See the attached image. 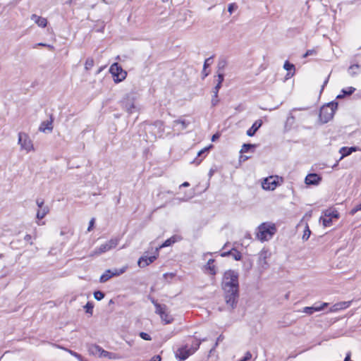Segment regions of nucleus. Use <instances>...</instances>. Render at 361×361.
Here are the masks:
<instances>
[{
    "label": "nucleus",
    "mask_w": 361,
    "mask_h": 361,
    "mask_svg": "<svg viewBox=\"0 0 361 361\" xmlns=\"http://www.w3.org/2000/svg\"><path fill=\"white\" fill-rule=\"evenodd\" d=\"M238 273L234 270H227L224 272L221 281V288L224 293L226 305L234 309L239 298Z\"/></svg>",
    "instance_id": "f257e3e1"
},
{
    "label": "nucleus",
    "mask_w": 361,
    "mask_h": 361,
    "mask_svg": "<svg viewBox=\"0 0 361 361\" xmlns=\"http://www.w3.org/2000/svg\"><path fill=\"white\" fill-rule=\"evenodd\" d=\"M276 225L271 222H264L257 227V238L262 242L267 241L272 238L276 233Z\"/></svg>",
    "instance_id": "f03ea898"
},
{
    "label": "nucleus",
    "mask_w": 361,
    "mask_h": 361,
    "mask_svg": "<svg viewBox=\"0 0 361 361\" xmlns=\"http://www.w3.org/2000/svg\"><path fill=\"white\" fill-rule=\"evenodd\" d=\"M200 344V341L195 339L192 341L190 346H188V345L186 344L178 348L175 352L176 358L179 361L185 360L190 355H192L196 350H197Z\"/></svg>",
    "instance_id": "7ed1b4c3"
},
{
    "label": "nucleus",
    "mask_w": 361,
    "mask_h": 361,
    "mask_svg": "<svg viewBox=\"0 0 361 361\" xmlns=\"http://www.w3.org/2000/svg\"><path fill=\"white\" fill-rule=\"evenodd\" d=\"M338 107V103L331 102L323 106L319 112V118L323 123H327L334 116Z\"/></svg>",
    "instance_id": "20e7f679"
},
{
    "label": "nucleus",
    "mask_w": 361,
    "mask_h": 361,
    "mask_svg": "<svg viewBox=\"0 0 361 361\" xmlns=\"http://www.w3.org/2000/svg\"><path fill=\"white\" fill-rule=\"evenodd\" d=\"M109 72L112 74L114 80L116 83L123 81L127 76V72L118 63H114L111 66Z\"/></svg>",
    "instance_id": "39448f33"
},
{
    "label": "nucleus",
    "mask_w": 361,
    "mask_h": 361,
    "mask_svg": "<svg viewBox=\"0 0 361 361\" xmlns=\"http://www.w3.org/2000/svg\"><path fill=\"white\" fill-rule=\"evenodd\" d=\"M18 144L20 149L29 152L34 149L33 144L29 135L25 133H18Z\"/></svg>",
    "instance_id": "423d86ee"
},
{
    "label": "nucleus",
    "mask_w": 361,
    "mask_h": 361,
    "mask_svg": "<svg viewBox=\"0 0 361 361\" xmlns=\"http://www.w3.org/2000/svg\"><path fill=\"white\" fill-rule=\"evenodd\" d=\"M135 99L133 94H127L121 101L123 108L128 114H133L137 111V108L135 104Z\"/></svg>",
    "instance_id": "0eeeda50"
},
{
    "label": "nucleus",
    "mask_w": 361,
    "mask_h": 361,
    "mask_svg": "<svg viewBox=\"0 0 361 361\" xmlns=\"http://www.w3.org/2000/svg\"><path fill=\"white\" fill-rule=\"evenodd\" d=\"M120 239L118 238H111L110 240L101 245L98 248H97L94 252L97 255H100L102 253H104L112 248H114L118 244Z\"/></svg>",
    "instance_id": "6e6552de"
},
{
    "label": "nucleus",
    "mask_w": 361,
    "mask_h": 361,
    "mask_svg": "<svg viewBox=\"0 0 361 361\" xmlns=\"http://www.w3.org/2000/svg\"><path fill=\"white\" fill-rule=\"evenodd\" d=\"M166 306L165 305L156 304L155 312L159 314L161 319L166 324H170L173 321V317L166 312Z\"/></svg>",
    "instance_id": "1a4fd4ad"
},
{
    "label": "nucleus",
    "mask_w": 361,
    "mask_h": 361,
    "mask_svg": "<svg viewBox=\"0 0 361 361\" xmlns=\"http://www.w3.org/2000/svg\"><path fill=\"white\" fill-rule=\"evenodd\" d=\"M276 179V177L273 176L266 178L262 183V188L267 190H274L278 185Z\"/></svg>",
    "instance_id": "9d476101"
},
{
    "label": "nucleus",
    "mask_w": 361,
    "mask_h": 361,
    "mask_svg": "<svg viewBox=\"0 0 361 361\" xmlns=\"http://www.w3.org/2000/svg\"><path fill=\"white\" fill-rule=\"evenodd\" d=\"M328 304L326 302H324L320 305H314L312 307H305L302 310V312L306 313L307 314H312L314 312H318L324 310L325 307H326Z\"/></svg>",
    "instance_id": "9b49d317"
},
{
    "label": "nucleus",
    "mask_w": 361,
    "mask_h": 361,
    "mask_svg": "<svg viewBox=\"0 0 361 361\" xmlns=\"http://www.w3.org/2000/svg\"><path fill=\"white\" fill-rule=\"evenodd\" d=\"M321 180V178L317 173L308 174L305 180L307 185H317Z\"/></svg>",
    "instance_id": "f8f14e48"
},
{
    "label": "nucleus",
    "mask_w": 361,
    "mask_h": 361,
    "mask_svg": "<svg viewBox=\"0 0 361 361\" xmlns=\"http://www.w3.org/2000/svg\"><path fill=\"white\" fill-rule=\"evenodd\" d=\"M262 121L261 119H259V120H257L253 124L252 126H251V128H250L247 132H246V134L247 135H248L249 137H252L255 135V134L256 133V132L259 130V128L262 126Z\"/></svg>",
    "instance_id": "ddd939ff"
},
{
    "label": "nucleus",
    "mask_w": 361,
    "mask_h": 361,
    "mask_svg": "<svg viewBox=\"0 0 361 361\" xmlns=\"http://www.w3.org/2000/svg\"><path fill=\"white\" fill-rule=\"evenodd\" d=\"M156 256H142L139 259L137 264L140 267H145L149 265V264L152 263L156 259Z\"/></svg>",
    "instance_id": "4468645a"
},
{
    "label": "nucleus",
    "mask_w": 361,
    "mask_h": 361,
    "mask_svg": "<svg viewBox=\"0 0 361 361\" xmlns=\"http://www.w3.org/2000/svg\"><path fill=\"white\" fill-rule=\"evenodd\" d=\"M221 257H227V256H231L235 260H240L242 257L241 253L236 250L235 249L233 248L231 250L228 252H224L221 254Z\"/></svg>",
    "instance_id": "2eb2a0df"
},
{
    "label": "nucleus",
    "mask_w": 361,
    "mask_h": 361,
    "mask_svg": "<svg viewBox=\"0 0 361 361\" xmlns=\"http://www.w3.org/2000/svg\"><path fill=\"white\" fill-rule=\"evenodd\" d=\"M31 19L34 20L39 27H45L47 25V20L46 18L38 16L36 14H32L31 16Z\"/></svg>",
    "instance_id": "dca6fc26"
},
{
    "label": "nucleus",
    "mask_w": 361,
    "mask_h": 361,
    "mask_svg": "<svg viewBox=\"0 0 361 361\" xmlns=\"http://www.w3.org/2000/svg\"><path fill=\"white\" fill-rule=\"evenodd\" d=\"M283 68L288 71L286 74V78H290L295 74V66L293 63H290L288 61H285L283 64Z\"/></svg>",
    "instance_id": "f3484780"
},
{
    "label": "nucleus",
    "mask_w": 361,
    "mask_h": 361,
    "mask_svg": "<svg viewBox=\"0 0 361 361\" xmlns=\"http://www.w3.org/2000/svg\"><path fill=\"white\" fill-rule=\"evenodd\" d=\"M350 303L351 302L350 301L336 303L331 307V311L335 312L341 310H344L345 308H348L350 306Z\"/></svg>",
    "instance_id": "a211bd4d"
},
{
    "label": "nucleus",
    "mask_w": 361,
    "mask_h": 361,
    "mask_svg": "<svg viewBox=\"0 0 361 361\" xmlns=\"http://www.w3.org/2000/svg\"><path fill=\"white\" fill-rule=\"evenodd\" d=\"M356 148L351 147H343L340 149L339 152L341 154V157L340 159H343V157L350 155L353 152H355Z\"/></svg>",
    "instance_id": "6ab92c4d"
},
{
    "label": "nucleus",
    "mask_w": 361,
    "mask_h": 361,
    "mask_svg": "<svg viewBox=\"0 0 361 361\" xmlns=\"http://www.w3.org/2000/svg\"><path fill=\"white\" fill-rule=\"evenodd\" d=\"M177 241V237L176 235L172 236L171 238L167 239L164 241L159 247L156 248V252H158L159 250L165 247H168L173 244Z\"/></svg>",
    "instance_id": "aec40b11"
},
{
    "label": "nucleus",
    "mask_w": 361,
    "mask_h": 361,
    "mask_svg": "<svg viewBox=\"0 0 361 361\" xmlns=\"http://www.w3.org/2000/svg\"><path fill=\"white\" fill-rule=\"evenodd\" d=\"M214 259H209L205 266L206 269L209 271V273L211 275H215L216 274V269L215 265H214Z\"/></svg>",
    "instance_id": "412c9836"
},
{
    "label": "nucleus",
    "mask_w": 361,
    "mask_h": 361,
    "mask_svg": "<svg viewBox=\"0 0 361 361\" xmlns=\"http://www.w3.org/2000/svg\"><path fill=\"white\" fill-rule=\"evenodd\" d=\"M102 348L96 344H92L88 346V352L90 355H99L102 350Z\"/></svg>",
    "instance_id": "4be33fe9"
},
{
    "label": "nucleus",
    "mask_w": 361,
    "mask_h": 361,
    "mask_svg": "<svg viewBox=\"0 0 361 361\" xmlns=\"http://www.w3.org/2000/svg\"><path fill=\"white\" fill-rule=\"evenodd\" d=\"M49 212V208L48 206H45L42 209H39L37 212V219L41 220L45 217V216Z\"/></svg>",
    "instance_id": "5701e85b"
},
{
    "label": "nucleus",
    "mask_w": 361,
    "mask_h": 361,
    "mask_svg": "<svg viewBox=\"0 0 361 361\" xmlns=\"http://www.w3.org/2000/svg\"><path fill=\"white\" fill-rule=\"evenodd\" d=\"M111 274L112 273L111 272V269L106 270L105 272L100 276L99 282L105 283L109 281L111 278L113 277Z\"/></svg>",
    "instance_id": "b1692460"
},
{
    "label": "nucleus",
    "mask_w": 361,
    "mask_h": 361,
    "mask_svg": "<svg viewBox=\"0 0 361 361\" xmlns=\"http://www.w3.org/2000/svg\"><path fill=\"white\" fill-rule=\"evenodd\" d=\"M355 91V88L353 87H348L346 89L342 90V94H338L337 99H341L345 95H351Z\"/></svg>",
    "instance_id": "393cba45"
},
{
    "label": "nucleus",
    "mask_w": 361,
    "mask_h": 361,
    "mask_svg": "<svg viewBox=\"0 0 361 361\" xmlns=\"http://www.w3.org/2000/svg\"><path fill=\"white\" fill-rule=\"evenodd\" d=\"M46 130H49L51 131L52 130V121H44L41 123L39 126V130L42 132H45Z\"/></svg>",
    "instance_id": "a878e982"
},
{
    "label": "nucleus",
    "mask_w": 361,
    "mask_h": 361,
    "mask_svg": "<svg viewBox=\"0 0 361 361\" xmlns=\"http://www.w3.org/2000/svg\"><path fill=\"white\" fill-rule=\"evenodd\" d=\"M99 357H107L109 359H116V356L114 353L108 352L104 349H102L100 354L99 355Z\"/></svg>",
    "instance_id": "bb28decb"
},
{
    "label": "nucleus",
    "mask_w": 361,
    "mask_h": 361,
    "mask_svg": "<svg viewBox=\"0 0 361 361\" xmlns=\"http://www.w3.org/2000/svg\"><path fill=\"white\" fill-rule=\"evenodd\" d=\"M324 216H326V217H329L332 219V218H336V219H338L339 217V214L338 212L334 209V210H331V209H328L326 210L325 212H324Z\"/></svg>",
    "instance_id": "cd10ccee"
},
{
    "label": "nucleus",
    "mask_w": 361,
    "mask_h": 361,
    "mask_svg": "<svg viewBox=\"0 0 361 361\" xmlns=\"http://www.w3.org/2000/svg\"><path fill=\"white\" fill-rule=\"evenodd\" d=\"M267 256L266 254L263 255L262 254L259 259V264L261 266L262 269H267L269 267V264L267 262Z\"/></svg>",
    "instance_id": "c85d7f7f"
},
{
    "label": "nucleus",
    "mask_w": 361,
    "mask_h": 361,
    "mask_svg": "<svg viewBox=\"0 0 361 361\" xmlns=\"http://www.w3.org/2000/svg\"><path fill=\"white\" fill-rule=\"evenodd\" d=\"M174 124H180V130H184L187 128L189 125V122L185 120L178 119L173 121Z\"/></svg>",
    "instance_id": "c756f323"
},
{
    "label": "nucleus",
    "mask_w": 361,
    "mask_h": 361,
    "mask_svg": "<svg viewBox=\"0 0 361 361\" xmlns=\"http://www.w3.org/2000/svg\"><path fill=\"white\" fill-rule=\"evenodd\" d=\"M126 271V267H122L121 269H111V272L113 276H120Z\"/></svg>",
    "instance_id": "7c9ffc66"
},
{
    "label": "nucleus",
    "mask_w": 361,
    "mask_h": 361,
    "mask_svg": "<svg viewBox=\"0 0 361 361\" xmlns=\"http://www.w3.org/2000/svg\"><path fill=\"white\" fill-rule=\"evenodd\" d=\"M320 221L322 222V224L324 227H328L331 225L332 219L329 217H321Z\"/></svg>",
    "instance_id": "2f4dec72"
},
{
    "label": "nucleus",
    "mask_w": 361,
    "mask_h": 361,
    "mask_svg": "<svg viewBox=\"0 0 361 361\" xmlns=\"http://www.w3.org/2000/svg\"><path fill=\"white\" fill-rule=\"evenodd\" d=\"M94 66V60L92 58H87L85 63V68L87 71L90 70Z\"/></svg>",
    "instance_id": "473e14b6"
},
{
    "label": "nucleus",
    "mask_w": 361,
    "mask_h": 361,
    "mask_svg": "<svg viewBox=\"0 0 361 361\" xmlns=\"http://www.w3.org/2000/svg\"><path fill=\"white\" fill-rule=\"evenodd\" d=\"M255 145L252 144H243L240 151V153H246L252 148H254Z\"/></svg>",
    "instance_id": "72a5a7b5"
},
{
    "label": "nucleus",
    "mask_w": 361,
    "mask_h": 361,
    "mask_svg": "<svg viewBox=\"0 0 361 361\" xmlns=\"http://www.w3.org/2000/svg\"><path fill=\"white\" fill-rule=\"evenodd\" d=\"M359 69H360V66L359 65H357V64L352 65L349 68V73L351 75H355V74L357 73V71H359Z\"/></svg>",
    "instance_id": "f704fd0d"
},
{
    "label": "nucleus",
    "mask_w": 361,
    "mask_h": 361,
    "mask_svg": "<svg viewBox=\"0 0 361 361\" xmlns=\"http://www.w3.org/2000/svg\"><path fill=\"white\" fill-rule=\"evenodd\" d=\"M226 66V61L224 59H221L218 62L217 68H218V73L222 72L224 69V68Z\"/></svg>",
    "instance_id": "c9c22d12"
},
{
    "label": "nucleus",
    "mask_w": 361,
    "mask_h": 361,
    "mask_svg": "<svg viewBox=\"0 0 361 361\" xmlns=\"http://www.w3.org/2000/svg\"><path fill=\"white\" fill-rule=\"evenodd\" d=\"M94 298L97 300H101L104 298V293L100 290H97L94 293Z\"/></svg>",
    "instance_id": "e433bc0d"
},
{
    "label": "nucleus",
    "mask_w": 361,
    "mask_h": 361,
    "mask_svg": "<svg viewBox=\"0 0 361 361\" xmlns=\"http://www.w3.org/2000/svg\"><path fill=\"white\" fill-rule=\"evenodd\" d=\"M66 352L70 353L73 357H76L79 361H83L82 357L80 354H78V353H76V352H75L73 350H71L70 349L66 350Z\"/></svg>",
    "instance_id": "4c0bfd02"
},
{
    "label": "nucleus",
    "mask_w": 361,
    "mask_h": 361,
    "mask_svg": "<svg viewBox=\"0 0 361 361\" xmlns=\"http://www.w3.org/2000/svg\"><path fill=\"white\" fill-rule=\"evenodd\" d=\"M84 307H85L87 313L92 314V310H93L94 305L92 302H88Z\"/></svg>",
    "instance_id": "58836bf2"
},
{
    "label": "nucleus",
    "mask_w": 361,
    "mask_h": 361,
    "mask_svg": "<svg viewBox=\"0 0 361 361\" xmlns=\"http://www.w3.org/2000/svg\"><path fill=\"white\" fill-rule=\"evenodd\" d=\"M310 233H311V231H310L309 227L307 226L306 229L304 231V233L302 235L303 240H307L308 238H310Z\"/></svg>",
    "instance_id": "ea45409f"
},
{
    "label": "nucleus",
    "mask_w": 361,
    "mask_h": 361,
    "mask_svg": "<svg viewBox=\"0 0 361 361\" xmlns=\"http://www.w3.org/2000/svg\"><path fill=\"white\" fill-rule=\"evenodd\" d=\"M152 126L157 127L161 132L164 131V123L161 121H155Z\"/></svg>",
    "instance_id": "a19ab883"
},
{
    "label": "nucleus",
    "mask_w": 361,
    "mask_h": 361,
    "mask_svg": "<svg viewBox=\"0 0 361 361\" xmlns=\"http://www.w3.org/2000/svg\"><path fill=\"white\" fill-rule=\"evenodd\" d=\"M211 103L213 106H215L218 104V103H219L218 94H213V96H212V98L211 100Z\"/></svg>",
    "instance_id": "79ce46f5"
},
{
    "label": "nucleus",
    "mask_w": 361,
    "mask_h": 361,
    "mask_svg": "<svg viewBox=\"0 0 361 361\" xmlns=\"http://www.w3.org/2000/svg\"><path fill=\"white\" fill-rule=\"evenodd\" d=\"M361 210V203L356 205L354 208H353L351 209V211L350 212V215H354L355 214H356L358 211H360Z\"/></svg>",
    "instance_id": "37998d69"
},
{
    "label": "nucleus",
    "mask_w": 361,
    "mask_h": 361,
    "mask_svg": "<svg viewBox=\"0 0 361 361\" xmlns=\"http://www.w3.org/2000/svg\"><path fill=\"white\" fill-rule=\"evenodd\" d=\"M140 336L143 339V340H145V341H151L152 340V338L151 336L145 333V332H140Z\"/></svg>",
    "instance_id": "c03bdc74"
},
{
    "label": "nucleus",
    "mask_w": 361,
    "mask_h": 361,
    "mask_svg": "<svg viewBox=\"0 0 361 361\" xmlns=\"http://www.w3.org/2000/svg\"><path fill=\"white\" fill-rule=\"evenodd\" d=\"M217 77H218V79H217V83L216 84H219L220 85H221V84H222V82L224 81V73L222 72L218 73Z\"/></svg>",
    "instance_id": "a18cd8bd"
},
{
    "label": "nucleus",
    "mask_w": 361,
    "mask_h": 361,
    "mask_svg": "<svg viewBox=\"0 0 361 361\" xmlns=\"http://www.w3.org/2000/svg\"><path fill=\"white\" fill-rule=\"evenodd\" d=\"M36 204L38 206L39 209L43 208L44 206V201L42 198H37L36 200Z\"/></svg>",
    "instance_id": "49530a36"
},
{
    "label": "nucleus",
    "mask_w": 361,
    "mask_h": 361,
    "mask_svg": "<svg viewBox=\"0 0 361 361\" xmlns=\"http://www.w3.org/2000/svg\"><path fill=\"white\" fill-rule=\"evenodd\" d=\"M317 53L315 49H309L307 50L305 54L303 55L304 58L307 57L308 56L315 55Z\"/></svg>",
    "instance_id": "de8ad7c7"
},
{
    "label": "nucleus",
    "mask_w": 361,
    "mask_h": 361,
    "mask_svg": "<svg viewBox=\"0 0 361 361\" xmlns=\"http://www.w3.org/2000/svg\"><path fill=\"white\" fill-rule=\"evenodd\" d=\"M237 8L238 6L235 4H230L228 7V11L231 14Z\"/></svg>",
    "instance_id": "09e8293b"
},
{
    "label": "nucleus",
    "mask_w": 361,
    "mask_h": 361,
    "mask_svg": "<svg viewBox=\"0 0 361 361\" xmlns=\"http://www.w3.org/2000/svg\"><path fill=\"white\" fill-rule=\"evenodd\" d=\"M212 57H209V58L207 59L204 61V70H205L207 67L210 66V64L212 63Z\"/></svg>",
    "instance_id": "8fccbe9b"
},
{
    "label": "nucleus",
    "mask_w": 361,
    "mask_h": 361,
    "mask_svg": "<svg viewBox=\"0 0 361 361\" xmlns=\"http://www.w3.org/2000/svg\"><path fill=\"white\" fill-rule=\"evenodd\" d=\"M36 46H42V47H48L50 50H53L54 47L52 45L44 44V43H38Z\"/></svg>",
    "instance_id": "3c124183"
},
{
    "label": "nucleus",
    "mask_w": 361,
    "mask_h": 361,
    "mask_svg": "<svg viewBox=\"0 0 361 361\" xmlns=\"http://www.w3.org/2000/svg\"><path fill=\"white\" fill-rule=\"evenodd\" d=\"M221 87V85H220L219 84H216L213 89V91H212L213 94H218Z\"/></svg>",
    "instance_id": "603ef678"
},
{
    "label": "nucleus",
    "mask_w": 361,
    "mask_h": 361,
    "mask_svg": "<svg viewBox=\"0 0 361 361\" xmlns=\"http://www.w3.org/2000/svg\"><path fill=\"white\" fill-rule=\"evenodd\" d=\"M209 147H204V149H201L198 153H197V157H201L203 154H204L205 152H207L208 150H209Z\"/></svg>",
    "instance_id": "864d4df0"
},
{
    "label": "nucleus",
    "mask_w": 361,
    "mask_h": 361,
    "mask_svg": "<svg viewBox=\"0 0 361 361\" xmlns=\"http://www.w3.org/2000/svg\"><path fill=\"white\" fill-rule=\"evenodd\" d=\"M161 357L160 355H154L153 356L150 360L149 361H161Z\"/></svg>",
    "instance_id": "5fc2aeb1"
},
{
    "label": "nucleus",
    "mask_w": 361,
    "mask_h": 361,
    "mask_svg": "<svg viewBox=\"0 0 361 361\" xmlns=\"http://www.w3.org/2000/svg\"><path fill=\"white\" fill-rule=\"evenodd\" d=\"M31 238H32V237L29 234L25 235V237H24V240L25 241L29 242L30 245H32V242L31 241Z\"/></svg>",
    "instance_id": "6e6d98bb"
},
{
    "label": "nucleus",
    "mask_w": 361,
    "mask_h": 361,
    "mask_svg": "<svg viewBox=\"0 0 361 361\" xmlns=\"http://www.w3.org/2000/svg\"><path fill=\"white\" fill-rule=\"evenodd\" d=\"M94 219L92 218L90 221V223H89V226H88V228H87V231H90L92 228L94 226Z\"/></svg>",
    "instance_id": "4d7b16f0"
},
{
    "label": "nucleus",
    "mask_w": 361,
    "mask_h": 361,
    "mask_svg": "<svg viewBox=\"0 0 361 361\" xmlns=\"http://www.w3.org/2000/svg\"><path fill=\"white\" fill-rule=\"evenodd\" d=\"M174 276H175V274L173 273H170V274L166 273L164 274V278L166 279L167 277L169 276L171 279H172L174 277Z\"/></svg>",
    "instance_id": "13d9d810"
},
{
    "label": "nucleus",
    "mask_w": 361,
    "mask_h": 361,
    "mask_svg": "<svg viewBox=\"0 0 361 361\" xmlns=\"http://www.w3.org/2000/svg\"><path fill=\"white\" fill-rule=\"evenodd\" d=\"M56 348H59V349H61V350H63L65 351H66V350H68V348L62 346V345H58V344H54V345Z\"/></svg>",
    "instance_id": "bf43d9fd"
},
{
    "label": "nucleus",
    "mask_w": 361,
    "mask_h": 361,
    "mask_svg": "<svg viewBox=\"0 0 361 361\" xmlns=\"http://www.w3.org/2000/svg\"><path fill=\"white\" fill-rule=\"evenodd\" d=\"M190 185L189 183L188 182H184L183 183H182L180 185V188L181 187H188Z\"/></svg>",
    "instance_id": "052dcab7"
},
{
    "label": "nucleus",
    "mask_w": 361,
    "mask_h": 361,
    "mask_svg": "<svg viewBox=\"0 0 361 361\" xmlns=\"http://www.w3.org/2000/svg\"><path fill=\"white\" fill-rule=\"evenodd\" d=\"M219 135L218 134H214L212 137V141H215L217 138H219Z\"/></svg>",
    "instance_id": "680f3d73"
},
{
    "label": "nucleus",
    "mask_w": 361,
    "mask_h": 361,
    "mask_svg": "<svg viewBox=\"0 0 361 361\" xmlns=\"http://www.w3.org/2000/svg\"><path fill=\"white\" fill-rule=\"evenodd\" d=\"M202 160V159H195L193 162L196 163V164L198 165L201 163Z\"/></svg>",
    "instance_id": "e2e57ef3"
},
{
    "label": "nucleus",
    "mask_w": 361,
    "mask_h": 361,
    "mask_svg": "<svg viewBox=\"0 0 361 361\" xmlns=\"http://www.w3.org/2000/svg\"><path fill=\"white\" fill-rule=\"evenodd\" d=\"M328 81H329V78H327L325 80V81L324 82V84H323V85H322V89H323V88H324V87L327 84Z\"/></svg>",
    "instance_id": "0e129e2a"
},
{
    "label": "nucleus",
    "mask_w": 361,
    "mask_h": 361,
    "mask_svg": "<svg viewBox=\"0 0 361 361\" xmlns=\"http://www.w3.org/2000/svg\"><path fill=\"white\" fill-rule=\"evenodd\" d=\"M151 301H152V302L154 305V306H155V307H156V304H158V303L157 302V301H156V300H154V299H153V298H152V299H151Z\"/></svg>",
    "instance_id": "69168bd1"
},
{
    "label": "nucleus",
    "mask_w": 361,
    "mask_h": 361,
    "mask_svg": "<svg viewBox=\"0 0 361 361\" xmlns=\"http://www.w3.org/2000/svg\"><path fill=\"white\" fill-rule=\"evenodd\" d=\"M72 3V0H66L65 4H71Z\"/></svg>",
    "instance_id": "338daca9"
},
{
    "label": "nucleus",
    "mask_w": 361,
    "mask_h": 361,
    "mask_svg": "<svg viewBox=\"0 0 361 361\" xmlns=\"http://www.w3.org/2000/svg\"><path fill=\"white\" fill-rule=\"evenodd\" d=\"M205 70L203 69L204 78L208 75V73L204 72Z\"/></svg>",
    "instance_id": "774afa93"
}]
</instances>
